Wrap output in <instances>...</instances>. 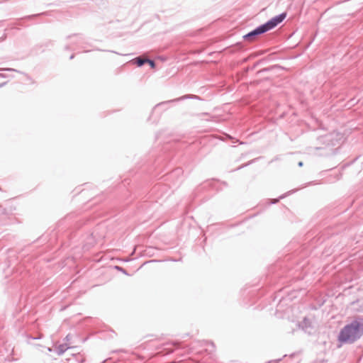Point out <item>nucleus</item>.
Wrapping results in <instances>:
<instances>
[{
	"mask_svg": "<svg viewBox=\"0 0 363 363\" xmlns=\"http://www.w3.org/2000/svg\"><path fill=\"white\" fill-rule=\"evenodd\" d=\"M363 335V318H357L345 325L337 335L338 347L342 345L353 344Z\"/></svg>",
	"mask_w": 363,
	"mask_h": 363,
	"instance_id": "obj_1",
	"label": "nucleus"
},
{
	"mask_svg": "<svg viewBox=\"0 0 363 363\" xmlns=\"http://www.w3.org/2000/svg\"><path fill=\"white\" fill-rule=\"evenodd\" d=\"M286 17V13H281L279 14L278 16H276L269 20L267 22H266L267 26L269 27V30L273 29L275 28L277 25L281 23Z\"/></svg>",
	"mask_w": 363,
	"mask_h": 363,
	"instance_id": "obj_2",
	"label": "nucleus"
},
{
	"mask_svg": "<svg viewBox=\"0 0 363 363\" xmlns=\"http://www.w3.org/2000/svg\"><path fill=\"white\" fill-rule=\"evenodd\" d=\"M255 30L256 31V33H257L258 35H261V34H263L269 30V27L267 26V23H264L262 25H260L258 27H257Z\"/></svg>",
	"mask_w": 363,
	"mask_h": 363,
	"instance_id": "obj_3",
	"label": "nucleus"
},
{
	"mask_svg": "<svg viewBox=\"0 0 363 363\" xmlns=\"http://www.w3.org/2000/svg\"><path fill=\"white\" fill-rule=\"evenodd\" d=\"M257 36H258V35L254 29L248 33L245 34L243 36V38L247 41H253Z\"/></svg>",
	"mask_w": 363,
	"mask_h": 363,
	"instance_id": "obj_4",
	"label": "nucleus"
},
{
	"mask_svg": "<svg viewBox=\"0 0 363 363\" xmlns=\"http://www.w3.org/2000/svg\"><path fill=\"white\" fill-rule=\"evenodd\" d=\"M299 325L302 328L303 330L306 331L308 328H311V322L308 318H304Z\"/></svg>",
	"mask_w": 363,
	"mask_h": 363,
	"instance_id": "obj_5",
	"label": "nucleus"
},
{
	"mask_svg": "<svg viewBox=\"0 0 363 363\" xmlns=\"http://www.w3.org/2000/svg\"><path fill=\"white\" fill-rule=\"evenodd\" d=\"M68 348L69 347L67 344H61L57 347L56 352L58 355H62L67 350Z\"/></svg>",
	"mask_w": 363,
	"mask_h": 363,
	"instance_id": "obj_6",
	"label": "nucleus"
},
{
	"mask_svg": "<svg viewBox=\"0 0 363 363\" xmlns=\"http://www.w3.org/2000/svg\"><path fill=\"white\" fill-rule=\"evenodd\" d=\"M135 61V63L138 66L141 67L143 66L147 61V59H142L141 57H138L133 60Z\"/></svg>",
	"mask_w": 363,
	"mask_h": 363,
	"instance_id": "obj_7",
	"label": "nucleus"
},
{
	"mask_svg": "<svg viewBox=\"0 0 363 363\" xmlns=\"http://www.w3.org/2000/svg\"><path fill=\"white\" fill-rule=\"evenodd\" d=\"M193 98H197L196 96H194V95H184L182 97H179V98H177V99H175L174 100H170L169 101H182V100H184V99H193Z\"/></svg>",
	"mask_w": 363,
	"mask_h": 363,
	"instance_id": "obj_8",
	"label": "nucleus"
},
{
	"mask_svg": "<svg viewBox=\"0 0 363 363\" xmlns=\"http://www.w3.org/2000/svg\"><path fill=\"white\" fill-rule=\"evenodd\" d=\"M146 62H147L152 68L155 67V62L152 60L147 59Z\"/></svg>",
	"mask_w": 363,
	"mask_h": 363,
	"instance_id": "obj_9",
	"label": "nucleus"
},
{
	"mask_svg": "<svg viewBox=\"0 0 363 363\" xmlns=\"http://www.w3.org/2000/svg\"><path fill=\"white\" fill-rule=\"evenodd\" d=\"M116 269H118V271L122 272L123 273L127 274L126 271L123 268H122L121 267L116 266Z\"/></svg>",
	"mask_w": 363,
	"mask_h": 363,
	"instance_id": "obj_10",
	"label": "nucleus"
},
{
	"mask_svg": "<svg viewBox=\"0 0 363 363\" xmlns=\"http://www.w3.org/2000/svg\"><path fill=\"white\" fill-rule=\"evenodd\" d=\"M294 191H292V192H294ZM291 193V191H289V192H287L286 194L281 195V196L279 197V199H284V198H285L287 195H289Z\"/></svg>",
	"mask_w": 363,
	"mask_h": 363,
	"instance_id": "obj_11",
	"label": "nucleus"
},
{
	"mask_svg": "<svg viewBox=\"0 0 363 363\" xmlns=\"http://www.w3.org/2000/svg\"><path fill=\"white\" fill-rule=\"evenodd\" d=\"M74 37L77 39V40H81L82 39V36L75 35Z\"/></svg>",
	"mask_w": 363,
	"mask_h": 363,
	"instance_id": "obj_12",
	"label": "nucleus"
},
{
	"mask_svg": "<svg viewBox=\"0 0 363 363\" xmlns=\"http://www.w3.org/2000/svg\"><path fill=\"white\" fill-rule=\"evenodd\" d=\"M0 208L2 209V213H6V209L5 208H3L2 206L0 205Z\"/></svg>",
	"mask_w": 363,
	"mask_h": 363,
	"instance_id": "obj_13",
	"label": "nucleus"
},
{
	"mask_svg": "<svg viewBox=\"0 0 363 363\" xmlns=\"http://www.w3.org/2000/svg\"><path fill=\"white\" fill-rule=\"evenodd\" d=\"M298 167H302V166L303 165V162H301H301H299L298 163Z\"/></svg>",
	"mask_w": 363,
	"mask_h": 363,
	"instance_id": "obj_14",
	"label": "nucleus"
},
{
	"mask_svg": "<svg viewBox=\"0 0 363 363\" xmlns=\"http://www.w3.org/2000/svg\"><path fill=\"white\" fill-rule=\"evenodd\" d=\"M279 201V199H274L272 203H276Z\"/></svg>",
	"mask_w": 363,
	"mask_h": 363,
	"instance_id": "obj_15",
	"label": "nucleus"
},
{
	"mask_svg": "<svg viewBox=\"0 0 363 363\" xmlns=\"http://www.w3.org/2000/svg\"><path fill=\"white\" fill-rule=\"evenodd\" d=\"M6 70H9V71H15L14 69H6Z\"/></svg>",
	"mask_w": 363,
	"mask_h": 363,
	"instance_id": "obj_16",
	"label": "nucleus"
},
{
	"mask_svg": "<svg viewBox=\"0 0 363 363\" xmlns=\"http://www.w3.org/2000/svg\"><path fill=\"white\" fill-rule=\"evenodd\" d=\"M74 58V55H72L69 57L70 60L73 59Z\"/></svg>",
	"mask_w": 363,
	"mask_h": 363,
	"instance_id": "obj_17",
	"label": "nucleus"
}]
</instances>
